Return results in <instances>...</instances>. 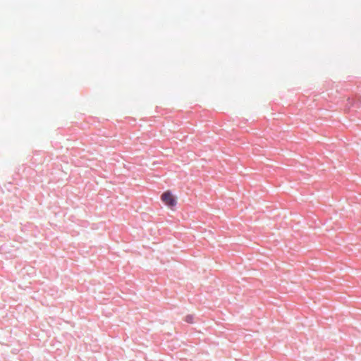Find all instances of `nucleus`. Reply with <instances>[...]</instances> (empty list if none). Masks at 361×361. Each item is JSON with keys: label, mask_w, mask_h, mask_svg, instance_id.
<instances>
[{"label": "nucleus", "mask_w": 361, "mask_h": 361, "mask_svg": "<svg viewBox=\"0 0 361 361\" xmlns=\"http://www.w3.org/2000/svg\"><path fill=\"white\" fill-rule=\"evenodd\" d=\"M193 315L188 314L185 317V321L188 323L192 324L193 322Z\"/></svg>", "instance_id": "f03ea898"}, {"label": "nucleus", "mask_w": 361, "mask_h": 361, "mask_svg": "<svg viewBox=\"0 0 361 361\" xmlns=\"http://www.w3.org/2000/svg\"><path fill=\"white\" fill-rule=\"evenodd\" d=\"M161 201L169 207L173 208L177 204V201L174 195L170 190L165 191L161 195Z\"/></svg>", "instance_id": "f257e3e1"}]
</instances>
